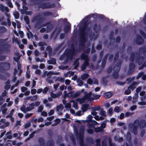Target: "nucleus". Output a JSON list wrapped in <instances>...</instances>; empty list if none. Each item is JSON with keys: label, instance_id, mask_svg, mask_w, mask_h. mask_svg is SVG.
Returning <instances> with one entry per match:
<instances>
[{"label": "nucleus", "instance_id": "obj_1", "mask_svg": "<svg viewBox=\"0 0 146 146\" xmlns=\"http://www.w3.org/2000/svg\"><path fill=\"white\" fill-rule=\"evenodd\" d=\"M45 18L41 17L40 15H36L33 17L32 19V22H36L35 27L38 29L43 27L47 26L46 28L47 30L50 31L52 29L53 25L50 22H47L45 24H43V22L45 20Z\"/></svg>", "mask_w": 146, "mask_h": 146}, {"label": "nucleus", "instance_id": "obj_2", "mask_svg": "<svg viewBox=\"0 0 146 146\" xmlns=\"http://www.w3.org/2000/svg\"><path fill=\"white\" fill-rule=\"evenodd\" d=\"M8 38L5 39H0V52H5L8 53L10 51L11 45L8 42H6L8 40Z\"/></svg>", "mask_w": 146, "mask_h": 146}, {"label": "nucleus", "instance_id": "obj_3", "mask_svg": "<svg viewBox=\"0 0 146 146\" xmlns=\"http://www.w3.org/2000/svg\"><path fill=\"white\" fill-rule=\"evenodd\" d=\"M122 64V61L121 59L118 60L116 64L113 68L114 72L112 76L114 78H117L118 77V72L120 71Z\"/></svg>", "mask_w": 146, "mask_h": 146}, {"label": "nucleus", "instance_id": "obj_4", "mask_svg": "<svg viewBox=\"0 0 146 146\" xmlns=\"http://www.w3.org/2000/svg\"><path fill=\"white\" fill-rule=\"evenodd\" d=\"M77 50H76L73 44H72L71 46V48L67 50L65 53V55L68 58L70 59V60H72L74 59V56L76 53Z\"/></svg>", "mask_w": 146, "mask_h": 146}, {"label": "nucleus", "instance_id": "obj_5", "mask_svg": "<svg viewBox=\"0 0 146 146\" xmlns=\"http://www.w3.org/2000/svg\"><path fill=\"white\" fill-rule=\"evenodd\" d=\"M88 20L85 21L84 23L83 26L80 28V29L79 34L86 35L87 33L90 31V28L88 27Z\"/></svg>", "mask_w": 146, "mask_h": 146}, {"label": "nucleus", "instance_id": "obj_6", "mask_svg": "<svg viewBox=\"0 0 146 146\" xmlns=\"http://www.w3.org/2000/svg\"><path fill=\"white\" fill-rule=\"evenodd\" d=\"M1 72H3L9 70L11 68L10 64L8 62H0Z\"/></svg>", "mask_w": 146, "mask_h": 146}, {"label": "nucleus", "instance_id": "obj_7", "mask_svg": "<svg viewBox=\"0 0 146 146\" xmlns=\"http://www.w3.org/2000/svg\"><path fill=\"white\" fill-rule=\"evenodd\" d=\"M56 6L54 3L50 4L49 2L43 3L39 5L38 7L39 8L42 9H50L54 8Z\"/></svg>", "mask_w": 146, "mask_h": 146}, {"label": "nucleus", "instance_id": "obj_8", "mask_svg": "<svg viewBox=\"0 0 146 146\" xmlns=\"http://www.w3.org/2000/svg\"><path fill=\"white\" fill-rule=\"evenodd\" d=\"M139 126V121L138 119L135 120L133 123H131L129 125L130 128L132 129L133 132L135 135L137 133V129Z\"/></svg>", "mask_w": 146, "mask_h": 146}, {"label": "nucleus", "instance_id": "obj_9", "mask_svg": "<svg viewBox=\"0 0 146 146\" xmlns=\"http://www.w3.org/2000/svg\"><path fill=\"white\" fill-rule=\"evenodd\" d=\"M144 59V57L143 56H140L139 53L137 52L136 53L135 61L139 65H140L143 64Z\"/></svg>", "mask_w": 146, "mask_h": 146}, {"label": "nucleus", "instance_id": "obj_10", "mask_svg": "<svg viewBox=\"0 0 146 146\" xmlns=\"http://www.w3.org/2000/svg\"><path fill=\"white\" fill-rule=\"evenodd\" d=\"M91 17H93L94 18H99L103 20L104 19L105 17L103 15H100L97 13L92 14L86 17V18L87 19H90Z\"/></svg>", "mask_w": 146, "mask_h": 146}, {"label": "nucleus", "instance_id": "obj_11", "mask_svg": "<svg viewBox=\"0 0 146 146\" xmlns=\"http://www.w3.org/2000/svg\"><path fill=\"white\" fill-rule=\"evenodd\" d=\"M79 49H82V48H80V46H84V43L85 42L86 40V35H82V34H79Z\"/></svg>", "mask_w": 146, "mask_h": 146}, {"label": "nucleus", "instance_id": "obj_12", "mask_svg": "<svg viewBox=\"0 0 146 146\" xmlns=\"http://www.w3.org/2000/svg\"><path fill=\"white\" fill-rule=\"evenodd\" d=\"M135 68L134 64L133 63H130L129 64V70L127 73V75H130L133 74Z\"/></svg>", "mask_w": 146, "mask_h": 146}, {"label": "nucleus", "instance_id": "obj_13", "mask_svg": "<svg viewBox=\"0 0 146 146\" xmlns=\"http://www.w3.org/2000/svg\"><path fill=\"white\" fill-rule=\"evenodd\" d=\"M136 42L137 45H140L143 43L144 40L140 35H138L137 36Z\"/></svg>", "mask_w": 146, "mask_h": 146}, {"label": "nucleus", "instance_id": "obj_14", "mask_svg": "<svg viewBox=\"0 0 146 146\" xmlns=\"http://www.w3.org/2000/svg\"><path fill=\"white\" fill-rule=\"evenodd\" d=\"M101 26L100 25H98L97 24H95L93 26V30L94 32L96 33H98L100 30Z\"/></svg>", "mask_w": 146, "mask_h": 146}, {"label": "nucleus", "instance_id": "obj_15", "mask_svg": "<svg viewBox=\"0 0 146 146\" xmlns=\"http://www.w3.org/2000/svg\"><path fill=\"white\" fill-rule=\"evenodd\" d=\"M90 105L88 104H84L82 105L81 108L83 112L86 111Z\"/></svg>", "mask_w": 146, "mask_h": 146}, {"label": "nucleus", "instance_id": "obj_16", "mask_svg": "<svg viewBox=\"0 0 146 146\" xmlns=\"http://www.w3.org/2000/svg\"><path fill=\"white\" fill-rule=\"evenodd\" d=\"M29 107H27L26 108V111H31L34 108L35 104L34 103L29 104Z\"/></svg>", "mask_w": 146, "mask_h": 146}, {"label": "nucleus", "instance_id": "obj_17", "mask_svg": "<svg viewBox=\"0 0 146 146\" xmlns=\"http://www.w3.org/2000/svg\"><path fill=\"white\" fill-rule=\"evenodd\" d=\"M137 84V83L135 81L131 84L128 88V89H130L132 91L136 88L135 85Z\"/></svg>", "mask_w": 146, "mask_h": 146}, {"label": "nucleus", "instance_id": "obj_18", "mask_svg": "<svg viewBox=\"0 0 146 146\" xmlns=\"http://www.w3.org/2000/svg\"><path fill=\"white\" fill-rule=\"evenodd\" d=\"M79 58L76 59L74 61L73 65L74 66V69H77L78 67L79 66L80 63L79 62Z\"/></svg>", "mask_w": 146, "mask_h": 146}, {"label": "nucleus", "instance_id": "obj_19", "mask_svg": "<svg viewBox=\"0 0 146 146\" xmlns=\"http://www.w3.org/2000/svg\"><path fill=\"white\" fill-rule=\"evenodd\" d=\"M80 57L82 60H84L89 59L88 55L85 54L84 53L81 54Z\"/></svg>", "mask_w": 146, "mask_h": 146}, {"label": "nucleus", "instance_id": "obj_20", "mask_svg": "<svg viewBox=\"0 0 146 146\" xmlns=\"http://www.w3.org/2000/svg\"><path fill=\"white\" fill-rule=\"evenodd\" d=\"M86 35H88L90 38H92L94 37L95 34L94 33H93L92 31L91 30L90 32L88 31L87 33V34L86 35V37L87 38V37H86Z\"/></svg>", "mask_w": 146, "mask_h": 146}, {"label": "nucleus", "instance_id": "obj_21", "mask_svg": "<svg viewBox=\"0 0 146 146\" xmlns=\"http://www.w3.org/2000/svg\"><path fill=\"white\" fill-rule=\"evenodd\" d=\"M145 120L144 119H142L140 120L139 123V127L140 128H143L145 126Z\"/></svg>", "mask_w": 146, "mask_h": 146}, {"label": "nucleus", "instance_id": "obj_22", "mask_svg": "<svg viewBox=\"0 0 146 146\" xmlns=\"http://www.w3.org/2000/svg\"><path fill=\"white\" fill-rule=\"evenodd\" d=\"M7 31V28L3 26H0V33L3 34L5 33Z\"/></svg>", "mask_w": 146, "mask_h": 146}, {"label": "nucleus", "instance_id": "obj_23", "mask_svg": "<svg viewBox=\"0 0 146 146\" xmlns=\"http://www.w3.org/2000/svg\"><path fill=\"white\" fill-rule=\"evenodd\" d=\"M56 60L55 58H52L51 59L48 61L47 62L49 64H55L56 63Z\"/></svg>", "mask_w": 146, "mask_h": 146}, {"label": "nucleus", "instance_id": "obj_24", "mask_svg": "<svg viewBox=\"0 0 146 146\" xmlns=\"http://www.w3.org/2000/svg\"><path fill=\"white\" fill-rule=\"evenodd\" d=\"M38 141L41 146H43L45 144L44 140L43 138H39L38 139Z\"/></svg>", "mask_w": 146, "mask_h": 146}, {"label": "nucleus", "instance_id": "obj_25", "mask_svg": "<svg viewBox=\"0 0 146 146\" xmlns=\"http://www.w3.org/2000/svg\"><path fill=\"white\" fill-rule=\"evenodd\" d=\"M139 51L140 53H143L144 54L146 53V47H140L139 49Z\"/></svg>", "mask_w": 146, "mask_h": 146}, {"label": "nucleus", "instance_id": "obj_26", "mask_svg": "<svg viewBox=\"0 0 146 146\" xmlns=\"http://www.w3.org/2000/svg\"><path fill=\"white\" fill-rule=\"evenodd\" d=\"M135 59V54L134 52H132L129 58L130 61L133 62Z\"/></svg>", "mask_w": 146, "mask_h": 146}, {"label": "nucleus", "instance_id": "obj_27", "mask_svg": "<svg viewBox=\"0 0 146 146\" xmlns=\"http://www.w3.org/2000/svg\"><path fill=\"white\" fill-rule=\"evenodd\" d=\"M119 56V52H117L115 54L113 59V62L115 63L117 61Z\"/></svg>", "mask_w": 146, "mask_h": 146}, {"label": "nucleus", "instance_id": "obj_28", "mask_svg": "<svg viewBox=\"0 0 146 146\" xmlns=\"http://www.w3.org/2000/svg\"><path fill=\"white\" fill-rule=\"evenodd\" d=\"M58 93H58L57 94H56L52 93L51 94V96L53 98H57L60 95V94H62V92H59Z\"/></svg>", "mask_w": 146, "mask_h": 146}, {"label": "nucleus", "instance_id": "obj_29", "mask_svg": "<svg viewBox=\"0 0 146 146\" xmlns=\"http://www.w3.org/2000/svg\"><path fill=\"white\" fill-rule=\"evenodd\" d=\"M70 102L73 103V107L75 109H78V103L77 102H75L74 100H72L70 101Z\"/></svg>", "mask_w": 146, "mask_h": 146}, {"label": "nucleus", "instance_id": "obj_30", "mask_svg": "<svg viewBox=\"0 0 146 146\" xmlns=\"http://www.w3.org/2000/svg\"><path fill=\"white\" fill-rule=\"evenodd\" d=\"M103 130L104 129H103L102 128H101L100 127H95L94 128V131L96 133L102 132L103 131Z\"/></svg>", "mask_w": 146, "mask_h": 146}, {"label": "nucleus", "instance_id": "obj_31", "mask_svg": "<svg viewBox=\"0 0 146 146\" xmlns=\"http://www.w3.org/2000/svg\"><path fill=\"white\" fill-rule=\"evenodd\" d=\"M43 15L44 17H46L48 16H52L53 15L52 13L48 12L45 11L43 13Z\"/></svg>", "mask_w": 146, "mask_h": 146}, {"label": "nucleus", "instance_id": "obj_32", "mask_svg": "<svg viewBox=\"0 0 146 146\" xmlns=\"http://www.w3.org/2000/svg\"><path fill=\"white\" fill-rule=\"evenodd\" d=\"M113 94L111 92L106 93L104 94V96L107 98H109L112 96Z\"/></svg>", "mask_w": 146, "mask_h": 146}, {"label": "nucleus", "instance_id": "obj_33", "mask_svg": "<svg viewBox=\"0 0 146 146\" xmlns=\"http://www.w3.org/2000/svg\"><path fill=\"white\" fill-rule=\"evenodd\" d=\"M89 76V75L87 73H84L81 75V78L82 80H84L87 78Z\"/></svg>", "mask_w": 146, "mask_h": 146}, {"label": "nucleus", "instance_id": "obj_34", "mask_svg": "<svg viewBox=\"0 0 146 146\" xmlns=\"http://www.w3.org/2000/svg\"><path fill=\"white\" fill-rule=\"evenodd\" d=\"M13 15L15 19H18L19 17V13L17 11H15L13 13Z\"/></svg>", "mask_w": 146, "mask_h": 146}, {"label": "nucleus", "instance_id": "obj_35", "mask_svg": "<svg viewBox=\"0 0 146 146\" xmlns=\"http://www.w3.org/2000/svg\"><path fill=\"white\" fill-rule=\"evenodd\" d=\"M92 94V93L91 92H90L86 94L84 96V98L85 99H88L90 97Z\"/></svg>", "mask_w": 146, "mask_h": 146}, {"label": "nucleus", "instance_id": "obj_36", "mask_svg": "<svg viewBox=\"0 0 146 146\" xmlns=\"http://www.w3.org/2000/svg\"><path fill=\"white\" fill-rule=\"evenodd\" d=\"M85 99V98H78L76 99V100L77 102H79V103L80 104H82L84 102Z\"/></svg>", "mask_w": 146, "mask_h": 146}, {"label": "nucleus", "instance_id": "obj_37", "mask_svg": "<svg viewBox=\"0 0 146 146\" xmlns=\"http://www.w3.org/2000/svg\"><path fill=\"white\" fill-rule=\"evenodd\" d=\"M71 27V25H70L65 26L64 27V30L65 33H67Z\"/></svg>", "mask_w": 146, "mask_h": 146}, {"label": "nucleus", "instance_id": "obj_38", "mask_svg": "<svg viewBox=\"0 0 146 146\" xmlns=\"http://www.w3.org/2000/svg\"><path fill=\"white\" fill-rule=\"evenodd\" d=\"M24 20L26 22L27 24L28 25L30 23V20L28 16H25L24 17Z\"/></svg>", "mask_w": 146, "mask_h": 146}, {"label": "nucleus", "instance_id": "obj_39", "mask_svg": "<svg viewBox=\"0 0 146 146\" xmlns=\"http://www.w3.org/2000/svg\"><path fill=\"white\" fill-rule=\"evenodd\" d=\"M47 133L49 136L50 137H52L53 136V132L52 130L50 129L48 130Z\"/></svg>", "mask_w": 146, "mask_h": 146}, {"label": "nucleus", "instance_id": "obj_40", "mask_svg": "<svg viewBox=\"0 0 146 146\" xmlns=\"http://www.w3.org/2000/svg\"><path fill=\"white\" fill-rule=\"evenodd\" d=\"M14 109H12L11 111V112L9 113L6 116V117L7 118H10V117H11L12 116V115L13 114V112L14 111Z\"/></svg>", "mask_w": 146, "mask_h": 146}, {"label": "nucleus", "instance_id": "obj_41", "mask_svg": "<svg viewBox=\"0 0 146 146\" xmlns=\"http://www.w3.org/2000/svg\"><path fill=\"white\" fill-rule=\"evenodd\" d=\"M80 93L77 92L76 93L73 94L72 95V97L73 98H75L79 96L80 95Z\"/></svg>", "mask_w": 146, "mask_h": 146}, {"label": "nucleus", "instance_id": "obj_42", "mask_svg": "<svg viewBox=\"0 0 146 146\" xmlns=\"http://www.w3.org/2000/svg\"><path fill=\"white\" fill-rule=\"evenodd\" d=\"M20 110L24 113H25L26 112V106L24 105H23L20 108Z\"/></svg>", "mask_w": 146, "mask_h": 146}, {"label": "nucleus", "instance_id": "obj_43", "mask_svg": "<svg viewBox=\"0 0 146 146\" xmlns=\"http://www.w3.org/2000/svg\"><path fill=\"white\" fill-rule=\"evenodd\" d=\"M64 108L62 104H60L58 106L56 107V111H58L60 110H62Z\"/></svg>", "mask_w": 146, "mask_h": 146}, {"label": "nucleus", "instance_id": "obj_44", "mask_svg": "<svg viewBox=\"0 0 146 146\" xmlns=\"http://www.w3.org/2000/svg\"><path fill=\"white\" fill-rule=\"evenodd\" d=\"M88 126L89 128H94L95 125L92 123L88 122Z\"/></svg>", "mask_w": 146, "mask_h": 146}, {"label": "nucleus", "instance_id": "obj_45", "mask_svg": "<svg viewBox=\"0 0 146 146\" xmlns=\"http://www.w3.org/2000/svg\"><path fill=\"white\" fill-rule=\"evenodd\" d=\"M77 82L78 83V85L80 86H82L83 84V82L82 80L80 79H78Z\"/></svg>", "mask_w": 146, "mask_h": 146}, {"label": "nucleus", "instance_id": "obj_46", "mask_svg": "<svg viewBox=\"0 0 146 146\" xmlns=\"http://www.w3.org/2000/svg\"><path fill=\"white\" fill-rule=\"evenodd\" d=\"M92 116L90 115H89L88 117V119H87V120H86V121L87 122H92Z\"/></svg>", "mask_w": 146, "mask_h": 146}, {"label": "nucleus", "instance_id": "obj_47", "mask_svg": "<svg viewBox=\"0 0 146 146\" xmlns=\"http://www.w3.org/2000/svg\"><path fill=\"white\" fill-rule=\"evenodd\" d=\"M7 5L9 7L11 8H12L13 7V5L11 2V0L7 1Z\"/></svg>", "mask_w": 146, "mask_h": 146}, {"label": "nucleus", "instance_id": "obj_48", "mask_svg": "<svg viewBox=\"0 0 146 146\" xmlns=\"http://www.w3.org/2000/svg\"><path fill=\"white\" fill-rule=\"evenodd\" d=\"M120 110V108L118 106H116L114 109V111L115 112L117 113L119 112Z\"/></svg>", "mask_w": 146, "mask_h": 146}, {"label": "nucleus", "instance_id": "obj_49", "mask_svg": "<svg viewBox=\"0 0 146 146\" xmlns=\"http://www.w3.org/2000/svg\"><path fill=\"white\" fill-rule=\"evenodd\" d=\"M87 82L88 84L89 85H91L93 82V81L91 78H89L88 79Z\"/></svg>", "mask_w": 146, "mask_h": 146}, {"label": "nucleus", "instance_id": "obj_50", "mask_svg": "<svg viewBox=\"0 0 146 146\" xmlns=\"http://www.w3.org/2000/svg\"><path fill=\"white\" fill-rule=\"evenodd\" d=\"M30 71L28 70H27L26 72V77L27 78L29 79L31 77V75H30Z\"/></svg>", "mask_w": 146, "mask_h": 146}, {"label": "nucleus", "instance_id": "obj_51", "mask_svg": "<svg viewBox=\"0 0 146 146\" xmlns=\"http://www.w3.org/2000/svg\"><path fill=\"white\" fill-rule=\"evenodd\" d=\"M114 35V32L113 31H111L110 32V39H114V38L113 37V36Z\"/></svg>", "mask_w": 146, "mask_h": 146}, {"label": "nucleus", "instance_id": "obj_52", "mask_svg": "<svg viewBox=\"0 0 146 146\" xmlns=\"http://www.w3.org/2000/svg\"><path fill=\"white\" fill-rule=\"evenodd\" d=\"M140 32L141 35L144 38H146V34L143 31L140 30Z\"/></svg>", "mask_w": 146, "mask_h": 146}, {"label": "nucleus", "instance_id": "obj_53", "mask_svg": "<svg viewBox=\"0 0 146 146\" xmlns=\"http://www.w3.org/2000/svg\"><path fill=\"white\" fill-rule=\"evenodd\" d=\"M89 60H85L84 61V62H83V64L85 65H86V66H89Z\"/></svg>", "mask_w": 146, "mask_h": 146}, {"label": "nucleus", "instance_id": "obj_54", "mask_svg": "<svg viewBox=\"0 0 146 146\" xmlns=\"http://www.w3.org/2000/svg\"><path fill=\"white\" fill-rule=\"evenodd\" d=\"M100 138H98L96 140V146H100Z\"/></svg>", "mask_w": 146, "mask_h": 146}, {"label": "nucleus", "instance_id": "obj_55", "mask_svg": "<svg viewBox=\"0 0 146 146\" xmlns=\"http://www.w3.org/2000/svg\"><path fill=\"white\" fill-rule=\"evenodd\" d=\"M44 107L43 106L40 105L38 107V109L37 111L38 112H41L42 111V110H43Z\"/></svg>", "mask_w": 146, "mask_h": 146}, {"label": "nucleus", "instance_id": "obj_56", "mask_svg": "<svg viewBox=\"0 0 146 146\" xmlns=\"http://www.w3.org/2000/svg\"><path fill=\"white\" fill-rule=\"evenodd\" d=\"M93 96H94V99L95 100H98V99L100 97V96L98 95H96L95 94H93Z\"/></svg>", "mask_w": 146, "mask_h": 146}, {"label": "nucleus", "instance_id": "obj_57", "mask_svg": "<svg viewBox=\"0 0 146 146\" xmlns=\"http://www.w3.org/2000/svg\"><path fill=\"white\" fill-rule=\"evenodd\" d=\"M100 113V115L103 117H105L106 116V112L103 110L101 111Z\"/></svg>", "mask_w": 146, "mask_h": 146}, {"label": "nucleus", "instance_id": "obj_58", "mask_svg": "<svg viewBox=\"0 0 146 146\" xmlns=\"http://www.w3.org/2000/svg\"><path fill=\"white\" fill-rule=\"evenodd\" d=\"M112 70V67L110 66L107 69L106 71H107V72L108 73L110 74Z\"/></svg>", "mask_w": 146, "mask_h": 146}, {"label": "nucleus", "instance_id": "obj_59", "mask_svg": "<svg viewBox=\"0 0 146 146\" xmlns=\"http://www.w3.org/2000/svg\"><path fill=\"white\" fill-rule=\"evenodd\" d=\"M146 67V64H145V62H144L142 64V65L140 66L139 68V70H142V69L144 67Z\"/></svg>", "mask_w": 146, "mask_h": 146}, {"label": "nucleus", "instance_id": "obj_60", "mask_svg": "<svg viewBox=\"0 0 146 146\" xmlns=\"http://www.w3.org/2000/svg\"><path fill=\"white\" fill-rule=\"evenodd\" d=\"M56 80L60 81L61 82H64V79L62 77H58L56 79Z\"/></svg>", "mask_w": 146, "mask_h": 146}, {"label": "nucleus", "instance_id": "obj_61", "mask_svg": "<svg viewBox=\"0 0 146 146\" xmlns=\"http://www.w3.org/2000/svg\"><path fill=\"white\" fill-rule=\"evenodd\" d=\"M55 122L56 124L58 125L59 124L61 121L60 119L59 118H56L55 120Z\"/></svg>", "mask_w": 146, "mask_h": 146}, {"label": "nucleus", "instance_id": "obj_62", "mask_svg": "<svg viewBox=\"0 0 146 146\" xmlns=\"http://www.w3.org/2000/svg\"><path fill=\"white\" fill-rule=\"evenodd\" d=\"M87 132L90 134H92L94 132L93 130L92 129H88L87 130Z\"/></svg>", "mask_w": 146, "mask_h": 146}, {"label": "nucleus", "instance_id": "obj_63", "mask_svg": "<svg viewBox=\"0 0 146 146\" xmlns=\"http://www.w3.org/2000/svg\"><path fill=\"white\" fill-rule=\"evenodd\" d=\"M131 91L129 89H128L127 90H126L125 91V93L126 95H129L131 94Z\"/></svg>", "mask_w": 146, "mask_h": 146}, {"label": "nucleus", "instance_id": "obj_64", "mask_svg": "<svg viewBox=\"0 0 146 146\" xmlns=\"http://www.w3.org/2000/svg\"><path fill=\"white\" fill-rule=\"evenodd\" d=\"M79 144L80 146H84L83 139L79 140Z\"/></svg>", "mask_w": 146, "mask_h": 146}]
</instances>
